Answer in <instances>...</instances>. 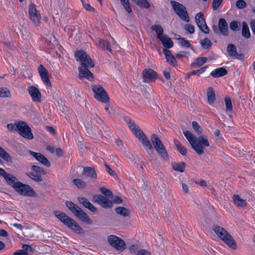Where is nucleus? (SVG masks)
Returning <instances> with one entry per match:
<instances>
[{
  "mask_svg": "<svg viewBox=\"0 0 255 255\" xmlns=\"http://www.w3.org/2000/svg\"><path fill=\"white\" fill-rule=\"evenodd\" d=\"M75 57L77 61L81 62L79 67V78H84L89 80L93 79V74L89 70V68L94 67V63L91 57L83 50H77Z\"/></svg>",
  "mask_w": 255,
  "mask_h": 255,
  "instance_id": "f257e3e1",
  "label": "nucleus"
},
{
  "mask_svg": "<svg viewBox=\"0 0 255 255\" xmlns=\"http://www.w3.org/2000/svg\"><path fill=\"white\" fill-rule=\"evenodd\" d=\"M184 135L190 144L192 148L198 154L202 155L204 153L203 146H209V142L206 136H199L196 137L190 131L186 130L184 131Z\"/></svg>",
  "mask_w": 255,
  "mask_h": 255,
  "instance_id": "f03ea898",
  "label": "nucleus"
},
{
  "mask_svg": "<svg viewBox=\"0 0 255 255\" xmlns=\"http://www.w3.org/2000/svg\"><path fill=\"white\" fill-rule=\"evenodd\" d=\"M212 229L216 234L230 248L233 249L237 248V245L231 235L222 227L215 225Z\"/></svg>",
  "mask_w": 255,
  "mask_h": 255,
  "instance_id": "7ed1b4c3",
  "label": "nucleus"
},
{
  "mask_svg": "<svg viewBox=\"0 0 255 255\" xmlns=\"http://www.w3.org/2000/svg\"><path fill=\"white\" fill-rule=\"evenodd\" d=\"M67 207L74 215L83 222L88 225L92 224V221L89 216L83 211L79 206L71 201H66L65 203Z\"/></svg>",
  "mask_w": 255,
  "mask_h": 255,
  "instance_id": "20e7f679",
  "label": "nucleus"
},
{
  "mask_svg": "<svg viewBox=\"0 0 255 255\" xmlns=\"http://www.w3.org/2000/svg\"><path fill=\"white\" fill-rule=\"evenodd\" d=\"M150 140L154 148L164 160H168L169 156L167 150L160 139L155 134L150 136Z\"/></svg>",
  "mask_w": 255,
  "mask_h": 255,
  "instance_id": "39448f33",
  "label": "nucleus"
},
{
  "mask_svg": "<svg viewBox=\"0 0 255 255\" xmlns=\"http://www.w3.org/2000/svg\"><path fill=\"white\" fill-rule=\"evenodd\" d=\"M92 91L94 93V97L98 101L104 103H108L110 101L109 96L104 89L100 85H93L92 86Z\"/></svg>",
  "mask_w": 255,
  "mask_h": 255,
  "instance_id": "423d86ee",
  "label": "nucleus"
},
{
  "mask_svg": "<svg viewBox=\"0 0 255 255\" xmlns=\"http://www.w3.org/2000/svg\"><path fill=\"white\" fill-rule=\"evenodd\" d=\"M16 131L23 137L32 139L33 135L31 128L28 125L23 121H20L16 123Z\"/></svg>",
  "mask_w": 255,
  "mask_h": 255,
  "instance_id": "0eeeda50",
  "label": "nucleus"
},
{
  "mask_svg": "<svg viewBox=\"0 0 255 255\" xmlns=\"http://www.w3.org/2000/svg\"><path fill=\"white\" fill-rule=\"evenodd\" d=\"M171 4L175 12L182 20L189 21V17L185 6L175 1H171Z\"/></svg>",
  "mask_w": 255,
  "mask_h": 255,
  "instance_id": "6e6552de",
  "label": "nucleus"
},
{
  "mask_svg": "<svg viewBox=\"0 0 255 255\" xmlns=\"http://www.w3.org/2000/svg\"><path fill=\"white\" fill-rule=\"evenodd\" d=\"M14 189L20 195L32 197L35 195L34 190L27 184H25L18 181L17 186L14 187Z\"/></svg>",
  "mask_w": 255,
  "mask_h": 255,
  "instance_id": "1a4fd4ad",
  "label": "nucleus"
},
{
  "mask_svg": "<svg viewBox=\"0 0 255 255\" xmlns=\"http://www.w3.org/2000/svg\"><path fill=\"white\" fill-rule=\"evenodd\" d=\"M108 241L110 245L117 251L123 252L126 249V244L124 240L116 236H109Z\"/></svg>",
  "mask_w": 255,
  "mask_h": 255,
  "instance_id": "9d476101",
  "label": "nucleus"
},
{
  "mask_svg": "<svg viewBox=\"0 0 255 255\" xmlns=\"http://www.w3.org/2000/svg\"><path fill=\"white\" fill-rule=\"evenodd\" d=\"M135 136L139 139V140L142 143L144 146L146 147L149 151L152 153L154 151L153 147L150 142L148 139L147 138L141 129L138 128L136 130L133 131Z\"/></svg>",
  "mask_w": 255,
  "mask_h": 255,
  "instance_id": "9b49d317",
  "label": "nucleus"
},
{
  "mask_svg": "<svg viewBox=\"0 0 255 255\" xmlns=\"http://www.w3.org/2000/svg\"><path fill=\"white\" fill-rule=\"evenodd\" d=\"M29 16L33 24L38 26L40 22V15L38 11L36 8L34 4H31L29 6Z\"/></svg>",
  "mask_w": 255,
  "mask_h": 255,
  "instance_id": "f8f14e48",
  "label": "nucleus"
},
{
  "mask_svg": "<svg viewBox=\"0 0 255 255\" xmlns=\"http://www.w3.org/2000/svg\"><path fill=\"white\" fill-rule=\"evenodd\" d=\"M93 201L98 203L104 208H111L113 202L102 195H95L93 198Z\"/></svg>",
  "mask_w": 255,
  "mask_h": 255,
  "instance_id": "ddd939ff",
  "label": "nucleus"
},
{
  "mask_svg": "<svg viewBox=\"0 0 255 255\" xmlns=\"http://www.w3.org/2000/svg\"><path fill=\"white\" fill-rule=\"evenodd\" d=\"M28 91L33 102L39 103L41 102L42 95L37 88L33 86H30Z\"/></svg>",
  "mask_w": 255,
  "mask_h": 255,
  "instance_id": "4468645a",
  "label": "nucleus"
},
{
  "mask_svg": "<svg viewBox=\"0 0 255 255\" xmlns=\"http://www.w3.org/2000/svg\"><path fill=\"white\" fill-rule=\"evenodd\" d=\"M143 81L149 82L155 80L156 78V73L151 69H144L142 73Z\"/></svg>",
  "mask_w": 255,
  "mask_h": 255,
  "instance_id": "2eb2a0df",
  "label": "nucleus"
},
{
  "mask_svg": "<svg viewBox=\"0 0 255 255\" xmlns=\"http://www.w3.org/2000/svg\"><path fill=\"white\" fill-rule=\"evenodd\" d=\"M29 153L43 165L46 167H49L50 166L51 164L49 161L41 153L35 152L31 150L29 151Z\"/></svg>",
  "mask_w": 255,
  "mask_h": 255,
  "instance_id": "dca6fc26",
  "label": "nucleus"
},
{
  "mask_svg": "<svg viewBox=\"0 0 255 255\" xmlns=\"http://www.w3.org/2000/svg\"><path fill=\"white\" fill-rule=\"evenodd\" d=\"M38 72L42 81L47 85L51 87L48 73L46 68L42 65H40L38 67Z\"/></svg>",
  "mask_w": 255,
  "mask_h": 255,
  "instance_id": "f3484780",
  "label": "nucleus"
},
{
  "mask_svg": "<svg viewBox=\"0 0 255 255\" xmlns=\"http://www.w3.org/2000/svg\"><path fill=\"white\" fill-rule=\"evenodd\" d=\"M227 51L231 57H235L237 59H242L244 55L242 53L237 54V48L233 44H229L227 47Z\"/></svg>",
  "mask_w": 255,
  "mask_h": 255,
  "instance_id": "a211bd4d",
  "label": "nucleus"
},
{
  "mask_svg": "<svg viewBox=\"0 0 255 255\" xmlns=\"http://www.w3.org/2000/svg\"><path fill=\"white\" fill-rule=\"evenodd\" d=\"M219 30L221 34L223 36H227L229 34L228 26L226 20L221 18L219 20L218 22Z\"/></svg>",
  "mask_w": 255,
  "mask_h": 255,
  "instance_id": "6ab92c4d",
  "label": "nucleus"
},
{
  "mask_svg": "<svg viewBox=\"0 0 255 255\" xmlns=\"http://www.w3.org/2000/svg\"><path fill=\"white\" fill-rule=\"evenodd\" d=\"M78 200L79 203L82 204L85 208H88L93 213L97 212V208L86 198L78 197Z\"/></svg>",
  "mask_w": 255,
  "mask_h": 255,
  "instance_id": "aec40b11",
  "label": "nucleus"
},
{
  "mask_svg": "<svg viewBox=\"0 0 255 255\" xmlns=\"http://www.w3.org/2000/svg\"><path fill=\"white\" fill-rule=\"evenodd\" d=\"M55 216L66 226L68 225L70 221H72V219L68 216L65 213L59 211L54 212Z\"/></svg>",
  "mask_w": 255,
  "mask_h": 255,
  "instance_id": "412c9836",
  "label": "nucleus"
},
{
  "mask_svg": "<svg viewBox=\"0 0 255 255\" xmlns=\"http://www.w3.org/2000/svg\"><path fill=\"white\" fill-rule=\"evenodd\" d=\"M83 175L93 179H96L97 178V173L93 167L88 166L84 167Z\"/></svg>",
  "mask_w": 255,
  "mask_h": 255,
  "instance_id": "4be33fe9",
  "label": "nucleus"
},
{
  "mask_svg": "<svg viewBox=\"0 0 255 255\" xmlns=\"http://www.w3.org/2000/svg\"><path fill=\"white\" fill-rule=\"evenodd\" d=\"M67 227L77 234H82L84 233L83 229L73 219L72 221H70Z\"/></svg>",
  "mask_w": 255,
  "mask_h": 255,
  "instance_id": "5701e85b",
  "label": "nucleus"
},
{
  "mask_svg": "<svg viewBox=\"0 0 255 255\" xmlns=\"http://www.w3.org/2000/svg\"><path fill=\"white\" fill-rule=\"evenodd\" d=\"M163 52L165 55L166 61L171 65L175 66L177 65V61L174 56L171 53L169 50L164 49Z\"/></svg>",
  "mask_w": 255,
  "mask_h": 255,
  "instance_id": "b1692460",
  "label": "nucleus"
},
{
  "mask_svg": "<svg viewBox=\"0 0 255 255\" xmlns=\"http://www.w3.org/2000/svg\"><path fill=\"white\" fill-rule=\"evenodd\" d=\"M228 73L227 70L224 67H220L214 70L210 73V75L214 78H219L226 75Z\"/></svg>",
  "mask_w": 255,
  "mask_h": 255,
  "instance_id": "393cba45",
  "label": "nucleus"
},
{
  "mask_svg": "<svg viewBox=\"0 0 255 255\" xmlns=\"http://www.w3.org/2000/svg\"><path fill=\"white\" fill-rule=\"evenodd\" d=\"M6 182L11 186L13 189L15 186H17L18 183L17 178L13 175L6 173L5 176L3 177Z\"/></svg>",
  "mask_w": 255,
  "mask_h": 255,
  "instance_id": "a878e982",
  "label": "nucleus"
},
{
  "mask_svg": "<svg viewBox=\"0 0 255 255\" xmlns=\"http://www.w3.org/2000/svg\"><path fill=\"white\" fill-rule=\"evenodd\" d=\"M159 40L161 41L162 45L166 48H171L173 46V42L167 35H164Z\"/></svg>",
  "mask_w": 255,
  "mask_h": 255,
  "instance_id": "bb28decb",
  "label": "nucleus"
},
{
  "mask_svg": "<svg viewBox=\"0 0 255 255\" xmlns=\"http://www.w3.org/2000/svg\"><path fill=\"white\" fill-rule=\"evenodd\" d=\"M171 165L174 170L180 172L184 171L186 165L184 162H173Z\"/></svg>",
  "mask_w": 255,
  "mask_h": 255,
  "instance_id": "cd10ccee",
  "label": "nucleus"
},
{
  "mask_svg": "<svg viewBox=\"0 0 255 255\" xmlns=\"http://www.w3.org/2000/svg\"><path fill=\"white\" fill-rule=\"evenodd\" d=\"M207 60V59L206 57L197 58L191 64V68L195 69L200 67L204 64Z\"/></svg>",
  "mask_w": 255,
  "mask_h": 255,
  "instance_id": "c85d7f7f",
  "label": "nucleus"
},
{
  "mask_svg": "<svg viewBox=\"0 0 255 255\" xmlns=\"http://www.w3.org/2000/svg\"><path fill=\"white\" fill-rule=\"evenodd\" d=\"M115 211L117 214L120 215V216L124 217H128L130 213L128 209L125 207L121 206L116 207L115 209Z\"/></svg>",
  "mask_w": 255,
  "mask_h": 255,
  "instance_id": "c756f323",
  "label": "nucleus"
},
{
  "mask_svg": "<svg viewBox=\"0 0 255 255\" xmlns=\"http://www.w3.org/2000/svg\"><path fill=\"white\" fill-rule=\"evenodd\" d=\"M98 45L100 48L106 49L107 50H108L111 53L113 52L112 49L110 47V43L108 41L102 39H99Z\"/></svg>",
  "mask_w": 255,
  "mask_h": 255,
  "instance_id": "7c9ffc66",
  "label": "nucleus"
},
{
  "mask_svg": "<svg viewBox=\"0 0 255 255\" xmlns=\"http://www.w3.org/2000/svg\"><path fill=\"white\" fill-rule=\"evenodd\" d=\"M173 141L178 152L183 155H186L187 152L186 149L182 145L177 139H174Z\"/></svg>",
  "mask_w": 255,
  "mask_h": 255,
  "instance_id": "2f4dec72",
  "label": "nucleus"
},
{
  "mask_svg": "<svg viewBox=\"0 0 255 255\" xmlns=\"http://www.w3.org/2000/svg\"><path fill=\"white\" fill-rule=\"evenodd\" d=\"M208 102L209 104H212L215 100V94L212 87H210L207 90Z\"/></svg>",
  "mask_w": 255,
  "mask_h": 255,
  "instance_id": "473e14b6",
  "label": "nucleus"
},
{
  "mask_svg": "<svg viewBox=\"0 0 255 255\" xmlns=\"http://www.w3.org/2000/svg\"><path fill=\"white\" fill-rule=\"evenodd\" d=\"M195 20L197 25L199 27H202L206 23L203 13L199 12L195 16Z\"/></svg>",
  "mask_w": 255,
  "mask_h": 255,
  "instance_id": "72a5a7b5",
  "label": "nucleus"
},
{
  "mask_svg": "<svg viewBox=\"0 0 255 255\" xmlns=\"http://www.w3.org/2000/svg\"><path fill=\"white\" fill-rule=\"evenodd\" d=\"M233 200L234 203L238 207H243L246 205V200L241 199L238 195L234 196Z\"/></svg>",
  "mask_w": 255,
  "mask_h": 255,
  "instance_id": "f704fd0d",
  "label": "nucleus"
},
{
  "mask_svg": "<svg viewBox=\"0 0 255 255\" xmlns=\"http://www.w3.org/2000/svg\"><path fill=\"white\" fill-rule=\"evenodd\" d=\"M242 35L246 38H249L251 37L249 28L246 22H243V23Z\"/></svg>",
  "mask_w": 255,
  "mask_h": 255,
  "instance_id": "c9c22d12",
  "label": "nucleus"
},
{
  "mask_svg": "<svg viewBox=\"0 0 255 255\" xmlns=\"http://www.w3.org/2000/svg\"><path fill=\"white\" fill-rule=\"evenodd\" d=\"M28 177L36 182H41L43 179L41 175L37 174L33 172H27L25 174Z\"/></svg>",
  "mask_w": 255,
  "mask_h": 255,
  "instance_id": "e433bc0d",
  "label": "nucleus"
},
{
  "mask_svg": "<svg viewBox=\"0 0 255 255\" xmlns=\"http://www.w3.org/2000/svg\"><path fill=\"white\" fill-rule=\"evenodd\" d=\"M152 30H154L157 33V37L159 39H160L164 35H163V29L162 26L159 24H155L152 26Z\"/></svg>",
  "mask_w": 255,
  "mask_h": 255,
  "instance_id": "4c0bfd02",
  "label": "nucleus"
},
{
  "mask_svg": "<svg viewBox=\"0 0 255 255\" xmlns=\"http://www.w3.org/2000/svg\"><path fill=\"white\" fill-rule=\"evenodd\" d=\"M224 101L226 105V111L231 113L233 111L231 99L229 96H226L225 98Z\"/></svg>",
  "mask_w": 255,
  "mask_h": 255,
  "instance_id": "58836bf2",
  "label": "nucleus"
},
{
  "mask_svg": "<svg viewBox=\"0 0 255 255\" xmlns=\"http://www.w3.org/2000/svg\"><path fill=\"white\" fill-rule=\"evenodd\" d=\"M200 44L201 47L204 49H209L212 45V42L208 38H205L201 40L200 41Z\"/></svg>",
  "mask_w": 255,
  "mask_h": 255,
  "instance_id": "ea45409f",
  "label": "nucleus"
},
{
  "mask_svg": "<svg viewBox=\"0 0 255 255\" xmlns=\"http://www.w3.org/2000/svg\"><path fill=\"white\" fill-rule=\"evenodd\" d=\"M0 156L3 160L7 162H11V159L9 154L1 147L0 146Z\"/></svg>",
  "mask_w": 255,
  "mask_h": 255,
  "instance_id": "a19ab883",
  "label": "nucleus"
},
{
  "mask_svg": "<svg viewBox=\"0 0 255 255\" xmlns=\"http://www.w3.org/2000/svg\"><path fill=\"white\" fill-rule=\"evenodd\" d=\"M125 122L128 124V127L132 132L139 128V127L129 118H126L125 119Z\"/></svg>",
  "mask_w": 255,
  "mask_h": 255,
  "instance_id": "79ce46f5",
  "label": "nucleus"
},
{
  "mask_svg": "<svg viewBox=\"0 0 255 255\" xmlns=\"http://www.w3.org/2000/svg\"><path fill=\"white\" fill-rule=\"evenodd\" d=\"M134 2L137 4V5L144 7V8H149L150 7L149 3L146 1V0H132Z\"/></svg>",
  "mask_w": 255,
  "mask_h": 255,
  "instance_id": "37998d69",
  "label": "nucleus"
},
{
  "mask_svg": "<svg viewBox=\"0 0 255 255\" xmlns=\"http://www.w3.org/2000/svg\"><path fill=\"white\" fill-rule=\"evenodd\" d=\"M73 182L79 188L84 189L86 187V183L81 179H75Z\"/></svg>",
  "mask_w": 255,
  "mask_h": 255,
  "instance_id": "c03bdc74",
  "label": "nucleus"
},
{
  "mask_svg": "<svg viewBox=\"0 0 255 255\" xmlns=\"http://www.w3.org/2000/svg\"><path fill=\"white\" fill-rule=\"evenodd\" d=\"M0 97L9 98L11 97L10 91L6 88H0Z\"/></svg>",
  "mask_w": 255,
  "mask_h": 255,
  "instance_id": "a18cd8bd",
  "label": "nucleus"
},
{
  "mask_svg": "<svg viewBox=\"0 0 255 255\" xmlns=\"http://www.w3.org/2000/svg\"><path fill=\"white\" fill-rule=\"evenodd\" d=\"M230 27L233 31H238L240 29L241 25L239 22L233 21L230 23Z\"/></svg>",
  "mask_w": 255,
  "mask_h": 255,
  "instance_id": "49530a36",
  "label": "nucleus"
},
{
  "mask_svg": "<svg viewBox=\"0 0 255 255\" xmlns=\"http://www.w3.org/2000/svg\"><path fill=\"white\" fill-rule=\"evenodd\" d=\"M122 5L124 6L126 10L128 12L131 13L132 11L128 0H120Z\"/></svg>",
  "mask_w": 255,
  "mask_h": 255,
  "instance_id": "de8ad7c7",
  "label": "nucleus"
},
{
  "mask_svg": "<svg viewBox=\"0 0 255 255\" xmlns=\"http://www.w3.org/2000/svg\"><path fill=\"white\" fill-rule=\"evenodd\" d=\"M192 125L194 130L197 132L198 134H201L202 133V128L197 122H192Z\"/></svg>",
  "mask_w": 255,
  "mask_h": 255,
  "instance_id": "09e8293b",
  "label": "nucleus"
},
{
  "mask_svg": "<svg viewBox=\"0 0 255 255\" xmlns=\"http://www.w3.org/2000/svg\"><path fill=\"white\" fill-rule=\"evenodd\" d=\"M31 169L33 171L32 172L41 175L42 173L44 172V170L42 168L36 165H32Z\"/></svg>",
  "mask_w": 255,
  "mask_h": 255,
  "instance_id": "8fccbe9b",
  "label": "nucleus"
},
{
  "mask_svg": "<svg viewBox=\"0 0 255 255\" xmlns=\"http://www.w3.org/2000/svg\"><path fill=\"white\" fill-rule=\"evenodd\" d=\"M223 0H213L212 7L213 10H216L220 7Z\"/></svg>",
  "mask_w": 255,
  "mask_h": 255,
  "instance_id": "3c124183",
  "label": "nucleus"
},
{
  "mask_svg": "<svg viewBox=\"0 0 255 255\" xmlns=\"http://www.w3.org/2000/svg\"><path fill=\"white\" fill-rule=\"evenodd\" d=\"M207 68V66H204L201 68L200 69L193 70L190 72V74H192V75H197L198 76H199L200 74H202L206 71Z\"/></svg>",
  "mask_w": 255,
  "mask_h": 255,
  "instance_id": "603ef678",
  "label": "nucleus"
},
{
  "mask_svg": "<svg viewBox=\"0 0 255 255\" xmlns=\"http://www.w3.org/2000/svg\"><path fill=\"white\" fill-rule=\"evenodd\" d=\"M100 191L104 194L106 196L111 197L113 195L112 192L108 189L105 187H101L100 188Z\"/></svg>",
  "mask_w": 255,
  "mask_h": 255,
  "instance_id": "864d4df0",
  "label": "nucleus"
},
{
  "mask_svg": "<svg viewBox=\"0 0 255 255\" xmlns=\"http://www.w3.org/2000/svg\"><path fill=\"white\" fill-rule=\"evenodd\" d=\"M236 5L238 8L243 9L247 6V3L244 0H238L237 1Z\"/></svg>",
  "mask_w": 255,
  "mask_h": 255,
  "instance_id": "5fc2aeb1",
  "label": "nucleus"
},
{
  "mask_svg": "<svg viewBox=\"0 0 255 255\" xmlns=\"http://www.w3.org/2000/svg\"><path fill=\"white\" fill-rule=\"evenodd\" d=\"M185 29L189 33L192 34L195 31V28L193 25L190 24H186L184 25Z\"/></svg>",
  "mask_w": 255,
  "mask_h": 255,
  "instance_id": "6e6d98bb",
  "label": "nucleus"
},
{
  "mask_svg": "<svg viewBox=\"0 0 255 255\" xmlns=\"http://www.w3.org/2000/svg\"><path fill=\"white\" fill-rule=\"evenodd\" d=\"M179 37H180L179 35H178ZM181 40L180 41V44L181 46L186 47L187 48L190 47L191 46L190 43H189V41L188 40H186L184 38H179Z\"/></svg>",
  "mask_w": 255,
  "mask_h": 255,
  "instance_id": "4d7b16f0",
  "label": "nucleus"
},
{
  "mask_svg": "<svg viewBox=\"0 0 255 255\" xmlns=\"http://www.w3.org/2000/svg\"><path fill=\"white\" fill-rule=\"evenodd\" d=\"M16 123H15V124H8V125H7L6 126V128L7 129L10 131H16Z\"/></svg>",
  "mask_w": 255,
  "mask_h": 255,
  "instance_id": "13d9d810",
  "label": "nucleus"
},
{
  "mask_svg": "<svg viewBox=\"0 0 255 255\" xmlns=\"http://www.w3.org/2000/svg\"><path fill=\"white\" fill-rule=\"evenodd\" d=\"M12 255H28L25 250H19L15 251Z\"/></svg>",
  "mask_w": 255,
  "mask_h": 255,
  "instance_id": "bf43d9fd",
  "label": "nucleus"
},
{
  "mask_svg": "<svg viewBox=\"0 0 255 255\" xmlns=\"http://www.w3.org/2000/svg\"><path fill=\"white\" fill-rule=\"evenodd\" d=\"M105 166L106 168V171L110 175L113 176H116V173L115 171L112 170L106 163H105Z\"/></svg>",
  "mask_w": 255,
  "mask_h": 255,
  "instance_id": "052dcab7",
  "label": "nucleus"
},
{
  "mask_svg": "<svg viewBox=\"0 0 255 255\" xmlns=\"http://www.w3.org/2000/svg\"><path fill=\"white\" fill-rule=\"evenodd\" d=\"M202 27H199L201 30L205 34H208L209 33V28L208 27L206 23H204V25L201 26Z\"/></svg>",
  "mask_w": 255,
  "mask_h": 255,
  "instance_id": "680f3d73",
  "label": "nucleus"
},
{
  "mask_svg": "<svg viewBox=\"0 0 255 255\" xmlns=\"http://www.w3.org/2000/svg\"><path fill=\"white\" fill-rule=\"evenodd\" d=\"M112 201L113 202V204H121L123 202V200L120 197L116 196L114 198Z\"/></svg>",
  "mask_w": 255,
  "mask_h": 255,
  "instance_id": "e2e57ef3",
  "label": "nucleus"
},
{
  "mask_svg": "<svg viewBox=\"0 0 255 255\" xmlns=\"http://www.w3.org/2000/svg\"><path fill=\"white\" fill-rule=\"evenodd\" d=\"M250 26L253 32L255 35V19H253L251 20L250 22Z\"/></svg>",
  "mask_w": 255,
  "mask_h": 255,
  "instance_id": "0e129e2a",
  "label": "nucleus"
},
{
  "mask_svg": "<svg viewBox=\"0 0 255 255\" xmlns=\"http://www.w3.org/2000/svg\"><path fill=\"white\" fill-rule=\"evenodd\" d=\"M189 55V53L187 51H180L176 55L177 58H181L185 57L187 55Z\"/></svg>",
  "mask_w": 255,
  "mask_h": 255,
  "instance_id": "69168bd1",
  "label": "nucleus"
},
{
  "mask_svg": "<svg viewBox=\"0 0 255 255\" xmlns=\"http://www.w3.org/2000/svg\"><path fill=\"white\" fill-rule=\"evenodd\" d=\"M82 4H83L84 7L87 10L91 11H94V8L93 7H92L89 4H86L85 3V2L82 3Z\"/></svg>",
  "mask_w": 255,
  "mask_h": 255,
  "instance_id": "338daca9",
  "label": "nucleus"
},
{
  "mask_svg": "<svg viewBox=\"0 0 255 255\" xmlns=\"http://www.w3.org/2000/svg\"><path fill=\"white\" fill-rule=\"evenodd\" d=\"M182 188L184 192L186 194H187L189 192V189L187 185L185 183H182Z\"/></svg>",
  "mask_w": 255,
  "mask_h": 255,
  "instance_id": "774afa93",
  "label": "nucleus"
}]
</instances>
